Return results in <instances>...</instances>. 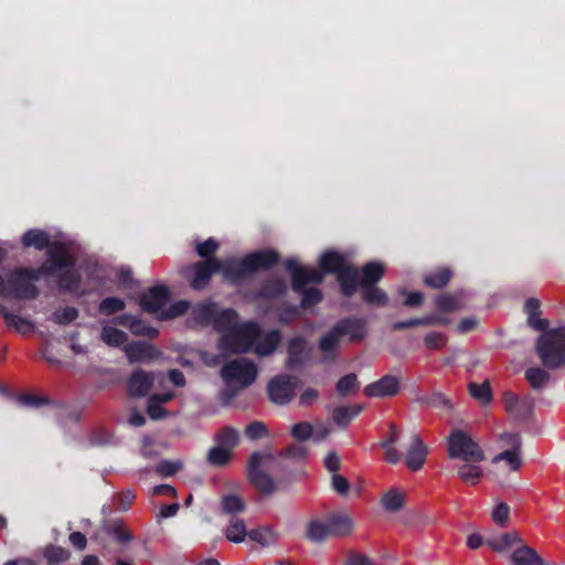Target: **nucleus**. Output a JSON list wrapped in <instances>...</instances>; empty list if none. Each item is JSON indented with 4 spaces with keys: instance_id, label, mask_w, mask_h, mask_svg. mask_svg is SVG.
I'll return each mask as SVG.
<instances>
[{
    "instance_id": "1",
    "label": "nucleus",
    "mask_w": 565,
    "mask_h": 565,
    "mask_svg": "<svg viewBox=\"0 0 565 565\" xmlns=\"http://www.w3.org/2000/svg\"><path fill=\"white\" fill-rule=\"evenodd\" d=\"M46 259L38 267H17L11 270L7 281L2 278L3 289L0 297L19 300H34L39 297L40 290L34 285L42 277H49L54 268L67 265L65 254L61 248L47 250Z\"/></svg>"
},
{
    "instance_id": "2",
    "label": "nucleus",
    "mask_w": 565,
    "mask_h": 565,
    "mask_svg": "<svg viewBox=\"0 0 565 565\" xmlns=\"http://www.w3.org/2000/svg\"><path fill=\"white\" fill-rule=\"evenodd\" d=\"M279 262L274 249H264L247 254L242 259L234 257L222 260L221 273L233 285H238L260 269L268 270Z\"/></svg>"
},
{
    "instance_id": "3",
    "label": "nucleus",
    "mask_w": 565,
    "mask_h": 565,
    "mask_svg": "<svg viewBox=\"0 0 565 565\" xmlns=\"http://www.w3.org/2000/svg\"><path fill=\"white\" fill-rule=\"evenodd\" d=\"M284 266L290 274L292 290L302 296L301 307L303 309L311 308L322 301L323 294L319 288H306L308 284H321L323 281V275L319 269L300 266L298 259L294 257L287 258Z\"/></svg>"
},
{
    "instance_id": "4",
    "label": "nucleus",
    "mask_w": 565,
    "mask_h": 565,
    "mask_svg": "<svg viewBox=\"0 0 565 565\" xmlns=\"http://www.w3.org/2000/svg\"><path fill=\"white\" fill-rule=\"evenodd\" d=\"M537 338L535 350L542 364L548 370L565 365V327L542 331Z\"/></svg>"
},
{
    "instance_id": "5",
    "label": "nucleus",
    "mask_w": 565,
    "mask_h": 565,
    "mask_svg": "<svg viewBox=\"0 0 565 565\" xmlns=\"http://www.w3.org/2000/svg\"><path fill=\"white\" fill-rule=\"evenodd\" d=\"M262 333L260 327L254 321L237 323L232 330L220 337L218 349L227 354L248 353Z\"/></svg>"
},
{
    "instance_id": "6",
    "label": "nucleus",
    "mask_w": 565,
    "mask_h": 565,
    "mask_svg": "<svg viewBox=\"0 0 565 565\" xmlns=\"http://www.w3.org/2000/svg\"><path fill=\"white\" fill-rule=\"evenodd\" d=\"M246 473L250 484L264 494L274 493L286 479L281 461H248Z\"/></svg>"
},
{
    "instance_id": "7",
    "label": "nucleus",
    "mask_w": 565,
    "mask_h": 565,
    "mask_svg": "<svg viewBox=\"0 0 565 565\" xmlns=\"http://www.w3.org/2000/svg\"><path fill=\"white\" fill-rule=\"evenodd\" d=\"M447 450L452 459H483L480 446L468 433L460 429H454L448 436Z\"/></svg>"
},
{
    "instance_id": "8",
    "label": "nucleus",
    "mask_w": 565,
    "mask_h": 565,
    "mask_svg": "<svg viewBox=\"0 0 565 565\" xmlns=\"http://www.w3.org/2000/svg\"><path fill=\"white\" fill-rule=\"evenodd\" d=\"M61 248L65 254L67 265L65 267H56L53 273L49 276H55L58 278V289L66 292H75L79 289L82 284L81 276L74 269L75 257L70 253L66 245L62 242H56L49 250Z\"/></svg>"
},
{
    "instance_id": "9",
    "label": "nucleus",
    "mask_w": 565,
    "mask_h": 565,
    "mask_svg": "<svg viewBox=\"0 0 565 565\" xmlns=\"http://www.w3.org/2000/svg\"><path fill=\"white\" fill-rule=\"evenodd\" d=\"M257 365L247 359L239 358L226 363L221 374L225 382H236L242 386H249L256 381L257 377Z\"/></svg>"
},
{
    "instance_id": "10",
    "label": "nucleus",
    "mask_w": 565,
    "mask_h": 565,
    "mask_svg": "<svg viewBox=\"0 0 565 565\" xmlns=\"http://www.w3.org/2000/svg\"><path fill=\"white\" fill-rule=\"evenodd\" d=\"M297 384L296 377L286 374L275 376L267 386L269 399L279 405L290 403L295 396Z\"/></svg>"
},
{
    "instance_id": "11",
    "label": "nucleus",
    "mask_w": 565,
    "mask_h": 565,
    "mask_svg": "<svg viewBox=\"0 0 565 565\" xmlns=\"http://www.w3.org/2000/svg\"><path fill=\"white\" fill-rule=\"evenodd\" d=\"M215 446L212 447L206 459H231L233 449L238 444V433L235 428L225 426L214 437Z\"/></svg>"
},
{
    "instance_id": "12",
    "label": "nucleus",
    "mask_w": 565,
    "mask_h": 565,
    "mask_svg": "<svg viewBox=\"0 0 565 565\" xmlns=\"http://www.w3.org/2000/svg\"><path fill=\"white\" fill-rule=\"evenodd\" d=\"M222 260L218 258H210L193 264L188 271H192L193 276L190 286L195 290L204 289L211 281L212 275L221 271Z\"/></svg>"
},
{
    "instance_id": "13",
    "label": "nucleus",
    "mask_w": 565,
    "mask_h": 565,
    "mask_svg": "<svg viewBox=\"0 0 565 565\" xmlns=\"http://www.w3.org/2000/svg\"><path fill=\"white\" fill-rule=\"evenodd\" d=\"M170 296V289L167 286L156 285L139 297L138 305L147 313H157L167 306Z\"/></svg>"
},
{
    "instance_id": "14",
    "label": "nucleus",
    "mask_w": 565,
    "mask_h": 565,
    "mask_svg": "<svg viewBox=\"0 0 565 565\" xmlns=\"http://www.w3.org/2000/svg\"><path fill=\"white\" fill-rule=\"evenodd\" d=\"M286 367L289 370L303 366L310 359L311 348L301 335L294 337L287 345Z\"/></svg>"
},
{
    "instance_id": "15",
    "label": "nucleus",
    "mask_w": 565,
    "mask_h": 565,
    "mask_svg": "<svg viewBox=\"0 0 565 565\" xmlns=\"http://www.w3.org/2000/svg\"><path fill=\"white\" fill-rule=\"evenodd\" d=\"M401 390L399 380L393 375H384L380 380L367 384L363 392L367 397H393Z\"/></svg>"
},
{
    "instance_id": "16",
    "label": "nucleus",
    "mask_w": 565,
    "mask_h": 565,
    "mask_svg": "<svg viewBox=\"0 0 565 565\" xmlns=\"http://www.w3.org/2000/svg\"><path fill=\"white\" fill-rule=\"evenodd\" d=\"M334 327L340 337L348 335L350 342H360L367 333L365 320L358 317L343 318Z\"/></svg>"
},
{
    "instance_id": "17",
    "label": "nucleus",
    "mask_w": 565,
    "mask_h": 565,
    "mask_svg": "<svg viewBox=\"0 0 565 565\" xmlns=\"http://www.w3.org/2000/svg\"><path fill=\"white\" fill-rule=\"evenodd\" d=\"M153 382L152 373L137 369L127 381V392L131 397H143L152 388Z\"/></svg>"
},
{
    "instance_id": "18",
    "label": "nucleus",
    "mask_w": 565,
    "mask_h": 565,
    "mask_svg": "<svg viewBox=\"0 0 565 565\" xmlns=\"http://www.w3.org/2000/svg\"><path fill=\"white\" fill-rule=\"evenodd\" d=\"M124 350L130 363L152 361L160 355L154 345L145 341H132L126 344Z\"/></svg>"
},
{
    "instance_id": "19",
    "label": "nucleus",
    "mask_w": 565,
    "mask_h": 565,
    "mask_svg": "<svg viewBox=\"0 0 565 565\" xmlns=\"http://www.w3.org/2000/svg\"><path fill=\"white\" fill-rule=\"evenodd\" d=\"M335 277L339 284L340 292L344 297L351 298L353 295H355L358 288L360 287L361 279L360 273L355 266L349 264Z\"/></svg>"
},
{
    "instance_id": "20",
    "label": "nucleus",
    "mask_w": 565,
    "mask_h": 565,
    "mask_svg": "<svg viewBox=\"0 0 565 565\" xmlns=\"http://www.w3.org/2000/svg\"><path fill=\"white\" fill-rule=\"evenodd\" d=\"M502 451L493 459H520L522 456L521 437L515 433H502L499 436Z\"/></svg>"
},
{
    "instance_id": "21",
    "label": "nucleus",
    "mask_w": 565,
    "mask_h": 565,
    "mask_svg": "<svg viewBox=\"0 0 565 565\" xmlns=\"http://www.w3.org/2000/svg\"><path fill=\"white\" fill-rule=\"evenodd\" d=\"M486 473L493 480L505 483L510 479L512 472H516L521 468L522 461H487Z\"/></svg>"
},
{
    "instance_id": "22",
    "label": "nucleus",
    "mask_w": 565,
    "mask_h": 565,
    "mask_svg": "<svg viewBox=\"0 0 565 565\" xmlns=\"http://www.w3.org/2000/svg\"><path fill=\"white\" fill-rule=\"evenodd\" d=\"M348 265L349 263L345 257L337 250H327L319 257V271L323 276L327 274H333L337 276Z\"/></svg>"
},
{
    "instance_id": "23",
    "label": "nucleus",
    "mask_w": 565,
    "mask_h": 565,
    "mask_svg": "<svg viewBox=\"0 0 565 565\" xmlns=\"http://www.w3.org/2000/svg\"><path fill=\"white\" fill-rule=\"evenodd\" d=\"M510 565H544V559L526 544L518 545L509 555Z\"/></svg>"
},
{
    "instance_id": "24",
    "label": "nucleus",
    "mask_w": 565,
    "mask_h": 565,
    "mask_svg": "<svg viewBox=\"0 0 565 565\" xmlns=\"http://www.w3.org/2000/svg\"><path fill=\"white\" fill-rule=\"evenodd\" d=\"M117 322L121 326L128 327L129 330L135 335H142V337H148L150 339H154L159 334V331L156 328L146 323L143 320H141L137 317H134L130 313H125V315L120 316L118 318Z\"/></svg>"
},
{
    "instance_id": "25",
    "label": "nucleus",
    "mask_w": 565,
    "mask_h": 565,
    "mask_svg": "<svg viewBox=\"0 0 565 565\" xmlns=\"http://www.w3.org/2000/svg\"><path fill=\"white\" fill-rule=\"evenodd\" d=\"M480 461H458L456 466L459 478L468 483L476 484L486 475V466H481Z\"/></svg>"
},
{
    "instance_id": "26",
    "label": "nucleus",
    "mask_w": 565,
    "mask_h": 565,
    "mask_svg": "<svg viewBox=\"0 0 565 565\" xmlns=\"http://www.w3.org/2000/svg\"><path fill=\"white\" fill-rule=\"evenodd\" d=\"M449 320L440 315L433 313L419 318H409L406 320H399L392 324L393 331H402L418 326H435V324H448Z\"/></svg>"
},
{
    "instance_id": "27",
    "label": "nucleus",
    "mask_w": 565,
    "mask_h": 565,
    "mask_svg": "<svg viewBox=\"0 0 565 565\" xmlns=\"http://www.w3.org/2000/svg\"><path fill=\"white\" fill-rule=\"evenodd\" d=\"M55 243H51L47 232L39 228L29 230L21 237V244L24 248L33 247L38 250L46 248L49 250Z\"/></svg>"
},
{
    "instance_id": "28",
    "label": "nucleus",
    "mask_w": 565,
    "mask_h": 565,
    "mask_svg": "<svg viewBox=\"0 0 565 565\" xmlns=\"http://www.w3.org/2000/svg\"><path fill=\"white\" fill-rule=\"evenodd\" d=\"M486 544L497 553H505L510 550L513 551L518 545L523 544V542L516 532H508L488 539Z\"/></svg>"
},
{
    "instance_id": "29",
    "label": "nucleus",
    "mask_w": 565,
    "mask_h": 565,
    "mask_svg": "<svg viewBox=\"0 0 565 565\" xmlns=\"http://www.w3.org/2000/svg\"><path fill=\"white\" fill-rule=\"evenodd\" d=\"M331 536H347L353 530V521L345 512H337L327 519Z\"/></svg>"
},
{
    "instance_id": "30",
    "label": "nucleus",
    "mask_w": 565,
    "mask_h": 565,
    "mask_svg": "<svg viewBox=\"0 0 565 565\" xmlns=\"http://www.w3.org/2000/svg\"><path fill=\"white\" fill-rule=\"evenodd\" d=\"M386 271V267L381 262H369L362 266L360 287L373 286L382 280Z\"/></svg>"
},
{
    "instance_id": "31",
    "label": "nucleus",
    "mask_w": 565,
    "mask_h": 565,
    "mask_svg": "<svg viewBox=\"0 0 565 565\" xmlns=\"http://www.w3.org/2000/svg\"><path fill=\"white\" fill-rule=\"evenodd\" d=\"M434 302L438 312L449 313L462 308L463 296L462 292H443L435 297Z\"/></svg>"
},
{
    "instance_id": "32",
    "label": "nucleus",
    "mask_w": 565,
    "mask_h": 565,
    "mask_svg": "<svg viewBox=\"0 0 565 565\" xmlns=\"http://www.w3.org/2000/svg\"><path fill=\"white\" fill-rule=\"evenodd\" d=\"M524 312L526 313V322L529 327L536 331H545L548 329L550 322L548 320H535L534 316H541V301L537 298L531 297L526 299L524 307Z\"/></svg>"
},
{
    "instance_id": "33",
    "label": "nucleus",
    "mask_w": 565,
    "mask_h": 565,
    "mask_svg": "<svg viewBox=\"0 0 565 565\" xmlns=\"http://www.w3.org/2000/svg\"><path fill=\"white\" fill-rule=\"evenodd\" d=\"M217 307L215 302L199 303L192 309L190 320L198 326H210L215 318Z\"/></svg>"
},
{
    "instance_id": "34",
    "label": "nucleus",
    "mask_w": 565,
    "mask_h": 565,
    "mask_svg": "<svg viewBox=\"0 0 565 565\" xmlns=\"http://www.w3.org/2000/svg\"><path fill=\"white\" fill-rule=\"evenodd\" d=\"M237 318L238 315L236 310L232 308L220 310L217 308L212 326L222 335L237 324Z\"/></svg>"
},
{
    "instance_id": "35",
    "label": "nucleus",
    "mask_w": 565,
    "mask_h": 565,
    "mask_svg": "<svg viewBox=\"0 0 565 565\" xmlns=\"http://www.w3.org/2000/svg\"><path fill=\"white\" fill-rule=\"evenodd\" d=\"M406 494L397 488H391L382 494L381 504L386 512L395 513L404 508Z\"/></svg>"
},
{
    "instance_id": "36",
    "label": "nucleus",
    "mask_w": 565,
    "mask_h": 565,
    "mask_svg": "<svg viewBox=\"0 0 565 565\" xmlns=\"http://www.w3.org/2000/svg\"><path fill=\"white\" fill-rule=\"evenodd\" d=\"M452 278V271L448 267H438L423 277V284L431 289L446 287Z\"/></svg>"
},
{
    "instance_id": "37",
    "label": "nucleus",
    "mask_w": 565,
    "mask_h": 565,
    "mask_svg": "<svg viewBox=\"0 0 565 565\" xmlns=\"http://www.w3.org/2000/svg\"><path fill=\"white\" fill-rule=\"evenodd\" d=\"M287 291V284L282 278L276 277L265 280L258 290V296L263 299H276Z\"/></svg>"
},
{
    "instance_id": "38",
    "label": "nucleus",
    "mask_w": 565,
    "mask_h": 565,
    "mask_svg": "<svg viewBox=\"0 0 565 565\" xmlns=\"http://www.w3.org/2000/svg\"><path fill=\"white\" fill-rule=\"evenodd\" d=\"M281 340V333L275 329L267 332L264 338L255 344V352L259 356L273 354Z\"/></svg>"
},
{
    "instance_id": "39",
    "label": "nucleus",
    "mask_w": 565,
    "mask_h": 565,
    "mask_svg": "<svg viewBox=\"0 0 565 565\" xmlns=\"http://www.w3.org/2000/svg\"><path fill=\"white\" fill-rule=\"evenodd\" d=\"M363 411L362 405L337 406L332 411V419L339 427H347Z\"/></svg>"
},
{
    "instance_id": "40",
    "label": "nucleus",
    "mask_w": 565,
    "mask_h": 565,
    "mask_svg": "<svg viewBox=\"0 0 565 565\" xmlns=\"http://www.w3.org/2000/svg\"><path fill=\"white\" fill-rule=\"evenodd\" d=\"M361 297L363 301L370 306L385 307L388 303L387 294L376 285L362 286Z\"/></svg>"
},
{
    "instance_id": "41",
    "label": "nucleus",
    "mask_w": 565,
    "mask_h": 565,
    "mask_svg": "<svg viewBox=\"0 0 565 565\" xmlns=\"http://www.w3.org/2000/svg\"><path fill=\"white\" fill-rule=\"evenodd\" d=\"M306 537L316 543H320L331 536V533L329 531V526L326 521H318L313 520L308 523L307 531H306Z\"/></svg>"
},
{
    "instance_id": "42",
    "label": "nucleus",
    "mask_w": 565,
    "mask_h": 565,
    "mask_svg": "<svg viewBox=\"0 0 565 565\" xmlns=\"http://www.w3.org/2000/svg\"><path fill=\"white\" fill-rule=\"evenodd\" d=\"M0 312L8 327L14 328L18 332L25 334L33 329L32 322L19 315L7 311L4 307H0Z\"/></svg>"
},
{
    "instance_id": "43",
    "label": "nucleus",
    "mask_w": 565,
    "mask_h": 565,
    "mask_svg": "<svg viewBox=\"0 0 565 565\" xmlns=\"http://www.w3.org/2000/svg\"><path fill=\"white\" fill-rule=\"evenodd\" d=\"M468 391L470 396L481 405H488L492 402L493 395L489 381H484L481 384L471 382L468 384Z\"/></svg>"
},
{
    "instance_id": "44",
    "label": "nucleus",
    "mask_w": 565,
    "mask_h": 565,
    "mask_svg": "<svg viewBox=\"0 0 565 565\" xmlns=\"http://www.w3.org/2000/svg\"><path fill=\"white\" fill-rule=\"evenodd\" d=\"M525 380L533 390L543 388L550 381V373L542 367H529L524 373Z\"/></svg>"
},
{
    "instance_id": "45",
    "label": "nucleus",
    "mask_w": 565,
    "mask_h": 565,
    "mask_svg": "<svg viewBox=\"0 0 565 565\" xmlns=\"http://www.w3.org/2000/svg\"><path fill=\"white\" fill-rule=\"evenodd\" d=\"M428 455V447L419 435L415 433L411 434L406 459H426Z\"/></svg>"
},
{
    "instance_id": "46",
    "label": "nucleus",
    "mask_w": 565,
    "mask_h": 565,
    "mask_svg": "<svg viewBox=\"0 0 565 565\" xmlns=\"http://www.w3.org/2000/svg\"><path fill=\"white\" fill-rule=\"evenodd\" d=\"M248 537L265 547L271 546L278 541V534L270 527L252 530L248 532Z\"/></svg>"
},
{
    "instance_id": "47",
    "label": "nucleus",
    "mask_w": 565,
    "mask_h": 565,
    "mask_svg": "<svg viewBox=\"0 0 565 565\" xmlns=\"http://www.w3.org/2000/svg\"><path fill=\"white\" fill-rule=\"evenodd\" d=\"M100 339L109 347L118 348L126 343L127 334L110 326H106L102 329Z\"/></svg>"
},
{
    "instance_id": "48",
    "label": "nucleus",
    "mask_w": 565,
    "mask_h": 565,
    "mask_svg": "<svg viewBox=\"0 0 565 565\" xmlns=\"http://www.w3.org/2000/svg\"><path fill=\"white\" fill-rule=\"evenodd\" d=\"M534 409V401L532 397H522L515 409L510 414L515 420L526 422L532 417Z\"/></svg>"
},
{
    "instance_id": "49",
    "label": "nucleus",
    "mask_w": 565,
    "mask_h": 565,
    "mask_svg": "<svg viewBox=\"0 0 565 565\" xmlns=\"http://www.w3.org/2000/svg\"><path fill=\"white\" fill-rule=\"evenodd\" d=\"M225 535L231 542L242 543L246 536H248V532L246 531V526L242 520L232 519Z\"/></svg>"
},
{
    "instance_id": "50",
    "label": "nucleus",
    "mask_w": 565,
    "mask_h": 565,
    "mask_svg": "<svg viewBox=\"0 0 565 565\" xmlns=\"http://www.w3.org/2000/svg\"><path fill=\"white\" fill-rule=\"evenodd\" d=\"M335 388H337V392L341 396H348V395H351V394H354L355 392H358L359 381H358L356 374L350 373V374L342 376L337 382Z\"/></svg>"
},
{
    "instance_id": "51",
    "label": "nucleus",
    "mask_w": 565,
    "mask_h": 565,
    "mask_svg": "<svg viewBox=\"0 0 565 565\" xmlns=\"http://www.w3.org/2000/svg\"><path fill=\"white\" fill-rule=\"evenodd\" d=\"M424 345L433 351H439L448 343V337L440 331H430L424 335Z\"/></svg>"
},
{
    "instance_id": "52",
    "label": "nucleus",
    "mask_w": 565,
    "mask_h": 565,
    "mask_svg": "<svg viewBox=\"0 0 565 565\" xmlns=\"http://www.w3.org/2000/svg\"><path fill=\"white\" fill-rule=\"evenodd\" d=\"M126 308V303L118 297H107L99 302L98 310L104 316H111Z\"/></svg>"
},
{
    "instance_id": "53",
    "label": "nucleus",
    "mask_w": 565,
    "mask_h": 565,
    "mask_svg": "<svg viewBox=\"0 0 565 565\" xmlns=\"http://www.w3.org/2000/svg\"><path fill=\"white\" fill-rule=\"evenodd\" d=\"M78 318V310L75 307H64L53 312L52 319L56 324L66 326Z\"/></svg>"
},
{
    "instance_id": "54",
    "label": "nucleus",
    "mask_w": 565,
    "mask_h": 565,
    "mask_svg": "<svg viewBox=\"0 0 565 565\" xmlns=\"http://www.w3.org/2000/svg\"><path fill=\"white\" fill-rule=\"evenodd\" d=\"M220 244L218 242L213 238L209 237L202 243H198L195 246V250L198 255L202 258L210 259V258H216L215 253L218 250Z\"/></svg>"
},
{
    "instance_id": "55",
    "label": "nucleus",
    "mask_w": 565,
    "mask_h": 565,
    "mask_svg": "<svg viewBox=\"0 0 565 565\" xmlns=\"http://www.w3.org/2000/svg\"><path fill=\"white\" fill-rule=\"evenodd\" d=\"M340 338V334L335 331V327L333 326L328 333L321 337L319 349L324 353L333 352L339 345Z\"/></svg>"
},
{
    "instance_id": "56",
    "label": "nucleus",
    "mask_w": 565,
    "mask_h": 565,
    "mask_svg": "<svg viewBox=\"0 0 565 565\" xmlns=\"http://www.w3.org/2000/svg\"><path fill=\"white\" fill-rule=\"evenodd\" d=\"M245 436L250 440H259L269 435L268 428L265 423L255 420L245 427Z\"/></svg>"
},
{
    "instance_id": "57",
    "label": "nucleus",
    "mask_w": 565,
    "mask_h": 565,
    "mask_svg": "<svg viewBox=\"0 0 565 565\" xmlns=\"http://www.w3.org/2000/svg\"><path fill=\"white\" fill-rule=\"evenodd\" d=\"M491 519L499 526H507L510 520V507L505 502H498L491 511Z\"/></svg>"
},
{
    "instance_id": "58",
    "label": "nucleus",
    "mask_w": 565,
    "mask_h": 565,
    "mask_svg": "<svg viewBox=\"0 0 565 565\" xmlns=\"http://www.w3.org/2000/svg\"><path fill=\"white\" fill-rule=\"evenodd\" d=\"M422 401L423 403L434 408H444L447 411L452 408L450 399L440 392H434L429 396L424 397Z\"/></svg>"
},
{
    "instance_id": "59",
    "label": "nucleus",
    "mask_w": 565,
    "mask_h": 565,
    "mask_svg": "<svg viewBox=\"0 0 565 565\" xmlns=\"http://www.w3.org/2000/svg\"><path fill=\"white\" fill-rule=\"evenodd\" d=\"M245 503L237 495H226L222 500V510L227 514H235L244 511Z\"/></svg>"
},
{
    "instance_id": "60",
    "label": "nucleus",
    "mask_w": 565,
    "mask_h": 565,
    "mask_svg": "<svg viewBox=\"0 0 565 565\" xmlns=\"http://www.w3.org/2000/svg\"><path fill=\"white\" fill-rule=\"evenodd\" d=\"M181 469L182 465L180 461H160L152 472L159 477L168 478L170 476H173Z\"/></svg>"
},
{
    "instance_id": "61",
    "label": "nucleus",
    "mask_w": 565,
    "mask_h": 565,
    "mask_svg": "<svg viewBox=\"0 0 565 565\" xmlns=\"http://www.w3.org/2000/svg\"><path fill=\"white\" fill-rule=\"evenodd\" d=\"M189 308H190V303L188 301L179 300V301L172 303L168 308V310L163 311L160 315V318L163 319V320L177 318L179 316L184 315L188 311Z\"/></svg>"
},
{
    "instance_id": "62",
    "label": "nucleus",
    "mask_w": 565,
    "mask_h": 565,
    "mask_svg": "<svg viewBox=\"0 0 565 565\" xmlns=\"http://www.w3.org/2000/svg\"><path fill=\"white\" fill-rule=\"evenodd\" d=\"M399 430L396 425L390 424V434L385 441L382 443V447L386 449V459H396V450L393 445L397 441Z\"/></svg>"
},
{
    "instance_id": "63",
    "label": "nucleus",
    "mask_w": 565,
    "mask_h": 565,
    "mask_svg": "<svg viewBox=\"0 0 565 565\" xmlns=\"http://www.w3.org/2000/svg\"><path fill=\"white\" fill-rule=\"evenodd\" d=\"M313 434V427L307 422H301L292 426L291 436L299 441L309 439Z\"/></svg>"
},
{
    "instance_id": "64",
    "label": "nucleus",
    "mask_w": 565,
    "mask_h": 565,
    "mask_svg": "<svg viewBox=\"0 0 565 565\" xmlns=\"http://www.w3.org/2000/svg\"><path fill=\"white\" fill-rule=\"evenodd\" d=\"M45 557L50 564L65 562L70 557V553L58 546H51L45 551Z\"/></svg>"
}]
</instances>
